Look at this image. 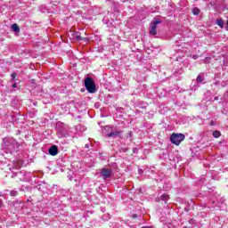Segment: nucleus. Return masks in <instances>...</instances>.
Segmentation results:
<instances>
[{"label": "nucleus", "instance_id": "f257e3e1", "mask_svg": "<svg viewBox=\"0 0 228 228\" xmlns=\"http://www.w3.org/2000/svg\"><path fill=\"white\" fill-rule=\"evenodd\" d=\"M4 149L8 152H14L17 149V142L12 139H4Z\"/></svg>", "mask_w": 228, "mask_h": 228}, {"label": "nucleus", "instance_id": "f03ea898", "mask_svg": "<svg viewBox=\"0 0 228 228\" xmlns=\"http://www.w3.org/2000/svg\"><path fill=\"white\" fill-rule=\"evenodd\" d=\"M85 85L89 94H95V92H97V89L95 88V83H94V80H92V78L86 77L85 80Z\"/></svg>", "mask_w": 228, "mask_h": 228}, {"label": "nucleus", "instance_id": "7ed1b4c3", "mask_svg": "<svg viewBox=\"0 0 228 228\" xmlns=\"http://www.w3.org/2000/svg\"><path fill=\"white\" fill-rule=\"evenodd\" d=\"M184 140V134H171L170 141L175 144V145H179L181 142H183Z\"/></svg>", "mask_w": 228, "mask_h": 228}, {"label": "nucleus", "instance_id": "20e7f679", "mask_svg": "<svg viewBox=\"0 0 228 228\" xmlns=\"http://www.w3.org/2000/svg\"><path fill=\"white\" fill-rule=\"evenodd\" d=\"M158 24H161L160 20H155L151 24L150 35H157Z\"/></svg>", "mask_w": 228, "mask_h": 228}, {"label": "nucleus", "instance_id": "39448f33", "mask_svg": "<svg viewBox=\"0 0 228 228\" xmlns=\"http://www.w3.org/2000/svg\"><path fill=\"white\" fill-rule=\"evenodd\" d=\"M111 169L103 168L101 172V175L102 177H103V179H108L109 177H111Z\"/></svg>", "mask_w": 228, "mask_h": 228}, {"label": "nucleus", "instance_id": "423d86ee", "mask_svg": "<svg viewBox=\"0 0 228 228\" xmlns=\"http://www.w3.org/2000/svg\"><path fill=\"white\" fill-rule=\"evenodd\" d=\"M49 154L51 156H56L58 154V147L56 146H52L49 151H48Z\"/></svg>", "mask_w": 228, "mask_h": 228}, {"label": "nucleus", "instance_id": "0eeeda50", "mask_svg": "<svg viewBox=\"0 0 228 228\" xmlns=\"http://www.w3.org/2000/svg\"><path fill=\"white\" fill-rule=\"evenodd\" d=\"M11 28L12 31H14V33H19L20 31V28H19V25H17V23L12 24Z\"/></svg>", "mask_w": 228, "mask_h": 228}, {"label": "nucleus", "instance_id": "6e6552de", "mask_svg": "<svg viewBox=\"0 0 228 228\" xmlns=\"http://www.w3.org/2000/svg\"><path fill=\"white\" fill-rule=\"evenodd\" d=\"M72 37L75 40H77L78 42L83 40V37H81V36L77 32L73 33Z\"/></svg>", "mask_w": 228, "mask_h": 228}, {"label": "nucleus", "instance_id": "1a4fd4ad", "mask_svg": "<svg viewBox=\"0 0 228 228\" xmlns=\"http://www.w3.org/2000/svg\"><path fill=\"white\" fill-rule=\"evenodd\" d=\"M216 24H217V26H219V28H224V20H217Z\"/></svg>", "mask_w": 228, "mask_h": 228}, {"label": "nucleus", "instance_id": "9d476101", "mask_svg": "<svg viewBox=\"0 0 228 228\" xmlns=\"http://www.w3.org/2000/svg\"><path fill=\"white\" fill-rule=\"evenodd\" d=\"M168 199H170V197H168L167 194H164L161 196V200H163L164 202H167V200H168Z\"/></svg>", "mask_w": 228, "mask_h": 228}, {"label": "nucleus", "instance_id": "9b49d317", "mask_svg": "<svg viewBox=\"0 0 228 228\" xmlns=\"http://www.w3.org/2000/svg\"><path fill=\"white\" fill-rule=\"evenodd\" d=\"M192 13L193 15H199V13H200V10H199V8H193Z\"/></svg>", "mask_w": 228, "mask_h": 228}, {"label": "nucleus", "instance_id": "f8f14e48", "mask_svg": "<svg viewBox=\"0 0 228 228\" xmlns=\"http://www.w3.org/2000/svg\"><path fill=\"white\" fill-rule=\"evenodd\" d=\"M220 132L219 131H214L213 132V136L214 138H220Z\"/></svg>", "mask_w": 228, "mask_h": 228}, {"label": "nucleus", "instance_id": "ddd939ff", "mask_svg": "<svg viewBox=\"0 0 228 228\" xmlns=\"http://www.w3.org/2000/svg\"><path fill=\"white\" fill-rule=\"evenodd\" d=\"M107 136L109 138L113 137V136H118V132L110 133V134H107Z\"/></svg>", "mask_w": 228, "mask_h": 228}, {"label": "nucleus", "instance_id": "4468645a", "mask_svg": "<svg viewBox=\"0 0 228 228\" xmlns=\"http://www.w3.org/2000/svg\"><path fill=\"white\" fill-rule=\"evenodd\" d=\"M11 195L12 197H17V195H19V192L17 191H12Z\"/></svg>", "mask_w": 228, "mask_h": 228}, {"label": "nucleus", "instance_id": "2eb2a0df", "mask_svg": "<svg viewBox=\"0 0 228 228\" xmlns=\"http://www.w3.org/2000/svg\"><path fill=\"white\" fill-rule=\"evenodd\" d=\"M197 81H198V83H202V81H203L202 77L198 76L197 77Z\"/></svg>", "mask_w": 228, "mask_h": 228}, {"label": "nucleus", "instance_id": "dca6fc26", "mask_svg": "<svg viewBox=\"0 0 228 228\" xmlns=\"http://www.w3.org/2000/svg\"><path fill=\"white\" fill-rule=\"evenodd\" d=\"M11 77H12V79H15V77H17V74L12 73V74L11 75Z\"/></svg>", "mask_w": 228, "mask_h": 228}, {"label": "nucleus", "instance_id": "f3484780", "mask_svg": "<svg viewBox=\"0 0 228 228\" xmlns=\"http://www.w3.org/2000/svg\"><path fill=\"white\" fill-rule=\"evenodd\" d=\"M12 88H17V84H13Z\"/></svg>", "mask_w": 228, "mask_h": 228}, {"label": "nucleus", "instance_id": "a211bd4d", "mask_svg": "<svg viewBox=\"0 0 228 228\" xmlns=\"http://www.w3.org/2000/svg\"><path fill=\"white\" fill-rule=\"evenodd\" d=\"M142 228H152V227H151V226H143Z\"/></svg>", "mask_w": 228, "mask_h": 228}, {"label": "nucleus", "instance_id": "6ab92c4d", "mask_svg": "<svg viewBox=\"0 0 228 228\" xmlns=\"http://www.w3.org/2000/svg\"><path fill=\"white\" fill-rule=\"evenodd\" d=\"M1 206H3V201L0 200V208H1Z\"/></svg>", "mask_w": 228, "mask_h": 228}]
</instances>
